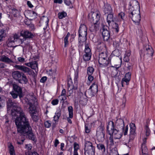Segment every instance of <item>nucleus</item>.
<instances>
[{
    "mask_svg": "<svg viewBox=\"0 0 155 155\" xmlns=\"http://www.w3.org/2000/svg\"><path fill=\"white\" fill-rule=\"evenodd\" d=\"M67 15V13L64 12H59L58 14V18L59 19H62L65 17Z\"/></svg>",
    "mask_w": 155,
    "mask_h": 155,
    "instance_id": "c9c22d12",
    "label": "nucleus"
},
{
    "mask_svg": "<svg viewBox=\"0 0 155 155\" xmlns=\"http://www.w3.org/2000/svg\"><path fill=\"white\" fill-rule=\"evenodd\" d=\"M104 6V11L105 14H109L112 13V10L111 6L109 4H105Z\"/></svg>",
    "mask_w": 155,
    "mask_h": 155,
    "instance_id": "5701e85b",
    "label": "nucleus"
},
{
    "mask_svg": "<svg viewBox=\"0 0 155 155\" xmlns=\"http://www.w3.org/2000/svg\"><path fill=\"white\" fill-rule=\"evenodd\" d=\"M91 54H85L83 56V58L85 61H88L90 60L91 58Z\"/></svg>",
    "mask_w": 155,
    "mask_h": 155,
    "instance_id": "2f4dec72",
    "label": "nucleus"
},
{
    "mask_svg": "<svg viewBox=\"0 0 155 155\" xmlns=\"http://www.w3.org/2000/svg\"><path fill=\"white\" fill-rule=\"evenodd\" d=\"M22 73L18 71H15L12 73V76L13 78L16 80H18V82L21 83L22 80L21 79Z\"/></svg>",
    "mask_w": 155,
    "mask_h": 155,
    "instance_id": "f3484780",
    "label": "nucleus"
},
{
    "mask_svg": "<svg viewBox=\"0 0 155 155\" xmlns=\"http://www.w3.org/2000/svg\"><path fill=\"white\" fill-rule=\"evenodd\" d=\"M32 147L31 144H26L25 146V149L28 150V152L30 151V150H31L32 149Z\"/></svg>",
    "mask_w": 155,
    "mask_h": 155,
    "instance_id": "49530a36",
    "label": "nucleus"
},
{
    "mask_svg": "<svg viewBox=\"0 0 155 155\" xmlns=\"http://www.w3.org/2000/svg\"><path fill=\"white\" fill-rule=\"evenodd\" d=\"M61 115V110L59 109L57 110L54 116L53 120L55 121V124L57 123L58 121V119Z\"/></svg>",
    "mask_w": 155,
    "mask_h": 155,
    "instance_id": "4be33fe9",
    "label": "nucleus"
},
{
    "mask_svg": "<svg viewBox=\"0 0 155 155\" xmlns=\"http://www.w3.org/2000/svg\"><path fill=\"white\" fill-rule=\"evenodd\" d=\"M109 134L110 135L109 140L110 142V145L111 146H114L115 144L118 142L119 139L121 137V136L120 137H117L116 136H114L113 134H110L109 131H108Z\"/></svg>",
    "mask_w": 155,
    "mask_h": 155,
    "instance_id": "ddd939ff",
    "label": "nucleus"
},
{
    "mask_svg": "<svg viewBox=\"0 0 155 155\" xmlns=\"http://www.w3.org/2000/svg\"><path fill=\"white\" fill-rule=\"evenodd\" d=\"M18 60L19 62L21 63H24L25 61V58L21 57H18Z\"/></svg>",
    "mask_w": 155,
    "mask_h": 155,
    "instance_id": "864d4df0",
    "label": "nucleus"
},
{
    "mask_svg": "<svg viewBox=\"0 0 155 155\" xmlns=\"http://www.w3.org/2000/svg\"><path fill=\"white\" fill-rule=\"evenodd\" d=\"M7 110L8 112L12 107L11 114L13 117H16L15 123L16 121L19 120L23 117H26L25 113L22 110L19 106L16 105V104L14 103L11 99L9 98L7 101Z\"/></svg>",
    "mask_w": 155,
    "mask_h": 155,
    "instance_id": "7ed1b4c3",
    "label": "nucleus"
},
{
    "mask_svg": "<svg viewBox=\"0 0 155 155\" xmlns=\"http://www.w3.org/2000/svg\"><path fill=\"white\" fill-rule=\"evenodd\" d=\"M85 54H91V50L87 44L85 45V49L84 50Z\"/></svg>",
    "mask_w": 155,
    "mask_h": 155,
    "instance_id": "e433bc0d",
    "label": "nucleus"
},
{
    "mask_svg": "<svg viewBox=\"0 0 155 155\" xmlns=\"http://www.w3.org/2000/svg\"><path fill=\"white\" fill-rule=\"evenodd\" d=\"M88 79L89 81L91 82L94 79V77L91 75H88Z\"/></svg>",
    "mask_w": 155,
    "mask_h": 155,
    "instance_id": "4d7b16f0",
    "label": "nucleus"
},
{
    "mask_svg": "<svg viewBox=\"0 0 155 155\" xmlns=\"http://www.w3.org/2000/svg\"><path fill=\"white\" fill-rule=\"evenodd\" d=\"M124 60L125 62H128L129 60V57L124 55Z\"/></svg>",
    "mask_w": 155,
    "mask_h": 155,
    "instance_id": "0e129e2a",
    "label": "nucleus"
},
{
    "mask_svg": "<svg viewBox=\"0 0 155 155\" xmlns=\"http://www.w3.org/2000/svg\"><path fill=\"white\" fill-rule=\"evenodd\" d=\"M130 129L129 136V140H132L134 139L136 135V132H135L136 127L135 124L133 123L130 124Z\"/></svg>",
    "mask_w": 155,
    "mask_h": 155,
    "instance_id": "9d476101",
    "label": "nucleus"
},
{
    "mask_svg": "<svg viewBox=\"0 0 155 155\" xmlns=\"http://www.w3.org/2000/svg\"><path fill=\"white\" fill-rule=\"evenodd\" d=\"M133 3L136 4V7H137V9L134 10L131 12L129 14V16L136 25H139L140 24L141 17L139 3L136 1H134L132 3V5Z\"/></svg>",
    "mask_w": 155,
    "mask_h": 155,
    "instance_id": "20e7f679",
    "label": "nucleus"
},
{
    "mask_svg": "<svg viewBox=\"0 0 155 155\" xmlns=\"http://www.w3.org/2000/svg\"><path fill=\"white\" fill-rule=\"evenodd\" d=\"M15 41L14 38L12 36L8 38V42L14 43Z\"/></svg>",
    "mask_w": 155,
    "mask_h": 155,
    "instance_id": "603ef678",
    "label": "nucleus"
},
{
    "mask_svg": "<svg viewBox=\"0 0 155 155\" xmlns=\"http://www.w3.org/2000/svg\"><path fill=\"white\" fill-rule=\"evenodd\" d=\"M59 97H60L61 98V101H62V106H63V105L64 103L65 102L64 101L65 100L67 99L66 95H61L59 96Z\"/></svg>",
    "mask_w": 155,
    "mask_h": 155,
    "instance_id": "37998d69",
    "label": "nucleus"
},
{
    "mask_svg": "<svg viewBox=\"0 0 155 155\" xmlns=\"http://www.w3.org/2000/svg\"><path fill=\"white\" fill-rule=\"evenodd\" d=\"M58 102V99H54L52 101L51 104L53 105H54L57 104Z\"/></svg>",
    "mask_w": 155,
    "mask_h": 155,
    "instance_id": "5fc2aeb1",
    "label": "nucleus"
},
{
    "mask_svg": "<svg viewBox=\"0 0 155 155\" xmlns=\"http://www.w3.org/2000/svg\"><path fill=\"white\" fill-rule=\"evenodd\" d=\"M84 150L89 155H94L95 147L93 146L92 143L87 141L85 142Z\"/></svg>",
    "mask_w": 155,
    "mask_h": 155,
    "instance_id": "6e6552de",
    "label": "nucleus"
},
{
    "mask_svg": "<svg viewBox=\"0 0 155 155\" xmlns=\"http://www.w3.org/2000/svg\"><path fill=\"white\" fill-rule=\"evenodd\" d=\"M120 54L119 50H115L112 52V54L110 56V59L112 60V61H114V59L119 60L121 59Z\"/></svg>",
    "mask_w": 155,
    "mask_h": 155,
    "instance_id": "2eb2a0df",
    "label": "nucleus"
},
{
    "mask_svg": "<svg viewBox=\"0 0 155 155\" xmlns=\"http://www.w3.org/2000/svg\"><path fill=\"white\" fill-rule=\"evenodd\" d=\"M15 124L18 133L22 135H27L29 139L35 140V136L32 132L29 120L26 116H24L19 121L17 120Z\"/></svg>",
    "mask_w": 155,
    "mask_h": 155,
    "instance_id": "f257e3e1",
    "label": "nucleus"
},
{
    "mask_svg": "<svg viewBox=\"0 0 155 155\" xmlns=\"http://www.w3.org/2000/svg\"><path fill=\"white\" fill-rule=\"evenodd\" d=\"M128 131V125L123 129V132L124 134V135H126L127 134V131Z\"/></svg>",
    "mask_w": 155,
    "mask_h": 155,
    "instance_id": "de8ad7c7",
    "label": "nucleus"
},
{
    "mask_svg": "<svg viewBox=\"0 0 155 155\" xmlns=\"http://www.w3.org/2000/svg\"><path fill=\"white\" fill-rule=\"evenodd\" d=\"M10 94L11 95L12 97L14 99H15L18 97V94L15 92V91H13L10 92Z\"/></svg>",
    "mask_w": 155,
    "mask_h": 155,
    "instance_id": "ea45409f",
    "label": "nucleus"
},
{
    "mask_svg": "<svg viewBox=\"0 0 155 155\" xmlns=\"http://www.w3.org/2000/svg\"><path fill=\"white\" fill-rule=\"evenodd\" d=\"M90 88L93 91V93L95 94L98 91V86L97 84L95 83H93L92 85L90 87Z\"/></svg>",
    "mask_w": 155,
    "mask_h": 155,
    "instance_id": "bb28decb",
    "label": "nucleus"
},
{
    "mask_svg": "<svg viewBox=\"0 0 155 155\" xmlns=\"http://www.w3.org/2000/svg\"><path fill=\"white\" fill-rule=\"evenodd\" d=\"M0 61L8 64L13 63L14 62L11 59L4 55L0 56Z\"/></svg>",
    "mask_w": 155,
    "mask_h": 155,
    "instance_id": "412c9836",
    "label": "nucleus"
},
{
    "mask_svg": "<svg viewBox=\"0 0 155 155\" xmlns=\"http://www.w3.org/2000/svg\"><path fill=\"white\" fill-rule=\"evenodd\" d=\"M104 127L102 126H99L97 131V139L99 142H102L104 139Z\"/></svg>",
    "mask_w": 155,
    "mask_h": 155,
    "instance_id": "1a4fd4ad",
    "label": "nucleus"
},
{
    "mask_svg": "<svg viewBox=\"0 0 155 155\" xmlns=\"http://www.w3.org/2000/svg\"><path fill=\"white\" fill-rule=\"evenodd\" d=\"M124 13L123 12H121L118 15V16L119 18H120L121 19H123L124 17Z\"/></svg>",
    "mask_w": 155,
    "mask_h": 155,
    "instance_id": "3c124183",
    "label": "nucleus"
},
{
    "mask_svg": "<svg viewBox=\"0 0 155 155\" xmlns=\"http://www.w3.org/2000/svg\"><path fill=\"white\" fill-rule=\"evenodd\" d=\"M108 29V28L107 26H104L103 27L102 35L104 41H106L108 40L110 36V32Z\"/></svg>",
    "mask_w": 155,
    "mask_h": 155,
    "instance_id": "9b49d317",
    "label": "nucleus"
},
{
    "mask_svg": "<svg viewBox=\"0 0 155 155\" xmlns=\"http://www.w3.org/2000/svg\"><path fill=\"white\" fill-rule=\"evenodd\" d=\"M142 153L143 154H147L148 153V149L146 145L142 144L141 146Z\"/></svg>",
    "mask_w": 155,
    "mask_h": 155,
    "instance_id": "cd10ccee",
    "label": "nucleus"
},
{
    "mask_svg": "<svg viewBox=\"0 0 155 155\" xmlns=\"http://www.w3.org/2000/svg\"><path fill=\"white\" fill-rule=\"evenodd\" d=\"M51 124V122L50 120H47L44 123V125L45 127L47 128L50 127Z\"/></svg>",
    "mask_w": 155,
    "mask_h": 155,
    "instance_id": "58836bf2",
    "label": "nucleus"
},
{
    "mask_svg": "<svg viewBox=\"0 0 155 155\" xmlns=\"http://www.w3.org/2000/svg\"><path fill=\"white\" fill-rule=\"evenodd\" d=\"M20 35L25 38H31L34 36L31 32L27 30H22L21 32Z\"/></svg>",
    "mask_w": 155,
    "mask_h": 155,
    "instance_id": "a211bd4d",
    "label": "nucleus"
},
{
    "mask_svg": "<svg viewBox=\"0 0 155 155\" xmlns=\"http://www.w3.org/2000/svg\"><path fill=\"white\" fill-rule=\"evenodd\" d=\"M5 65L4 64V63H0V70L2 69H3L5 68Z\"/></svg>",
    "mask_w": 155,
    "mask_h": 155,
    "instance_id": "e2e57ef3",
    "label": "nucleus"
},
{
    "mask_svg": "<svg viewBox=\"0 0 155 155\" xmlns=\"http://www.w3.org/2000/svg\"><path fill=\"white\" fill-rule=\"evenodd\" d=\"M94 71V69L92 67H89L87 69L88 75H92Z\"/></svg>",
    "mask_w": 155,
    "mask_h": 155,
    "instance_id": "f704fd0d",
    "label": "nucleus"
},
{
    "mask_svg": "<svg viewBox=\"0 0 155 155\" xmlns=\"http://www.w3.org/2000/svg\"><path fill=\"white\" fill-rule=\"evenodd\" d=\"M134 0H133V1H132L131 2H130V6H132V8H135L136 9H137V7H136V4H135V3H133V5H132V2L134 1Z\"/></svg>",
    "mask_w": 155,
    "mask_h": 155,
    "instance_id": "69168bd1",
    "label": "nucleus"
},
{
    "mask_svg": "<svg viewBox=\"0 0 155 155\" xmlns=\"http://www.w3.org/2000/svg\"><path fill=\"white\" fill-rule=\"evenodd\" d=\"M47 79V78L46 77H43L40 79V81L42 83H44Z\"/></svg>",
    "mask_w": 155,
    "mask_h": 155,
    "instance_id": "bf43d9fd",
    "label": "nucleus"
},
{
    "mask_svg": "<svg viewBox=\"0 0 155 155\" xmlns=\"http://www.w3.org/2000/svg\"><path fill=\"white\" fill-rule=\"evenodd\" d=\"M27 4L28 6L30 8H31L33 7L31 2L29 1H28L27 2Z\"/></svg>",
    "mask_w": 155,
    "mask_h": 155,
    "instance_id": "338daca9",
    "label": "nucleus"
},
{
    "mask_svg": "<svg viewBox=\"0 0 155 155\" xmlns=\"http://www.w3.org/2000/svg\"><path fill=\"white\" fill-rule=\"evenodd\" d=\"M9 152L10 153L15 152L14 147L13 146H12L10 147Z\"/></svg>",
    "mask_w": 155,
    "mask_h": 155,
    "instance_id": "774afa93",
    "label": "nucleus"
},
{
    "mask_svg": "<svg viewBox=\"0 0 155 155\" xmlns=\"http://www.w3.org/2000/svg\"><path fill=\"white\" fill-rule=\"evenodd\" d=\"M124 126V121L123 120L118 119L114 124L112 121H110L107 126L108 131H109L110 134H113L114 136L120 137L122 136L123 129Z\"/></svg>",
    "mask_w": 155,
    "mask_h": 155,
    "instance_id": "f03ea898",
    "label": "nucleus"
},
{
    "mask_svg": "<svg viewBox=\"0 0 155 155\" xmlns=\"http://www.w3.org/2000/svg\"><path fill=\"white\" fill-rule=\"evenodd\" d=\"M74 152H78L77 151L79 149V145L77 143L75 142L74 143Z\"/></svg>",
    "mask_w": 155,
    "mask_h": 155,
    "instance_id": "c03bdc74",
    "label": "nucleus"
},
{
    "mask_svg": "<svg viewBox=\"0 0 155 155\" xmlns=\"http://www.w3.org/2000/svg\"><path fill=\"white\" fill-rule=\"evenodd\" d=\"M104 54L103 52H102L99 55L98 59V63L101 67H106L108 66L112 60L110 59V57L107 60V54H105V57H103Z\"/></svg>",
    "mask_w": 155,
    "mask_h": 155,
    "instance_id": "0eeeda50",
    "label": "nucleus"
},
{
    "mask_svg": "<svg viewBox=\"0 0 155 155\" xmlns=\"http://www.w3.org/2000/svg\"><path fill=\"white\" fill-rule=\"evenodd\" d=\"M131 75V73L128 72L125 74V77L123 78V81L126 82L127 85L128 84V82L130 79Z\"/></svg>",
    "mask_w": 155,
    "mask_h": 155,
    "instance_id": "b1692460",
    "label": "nucleus"
},
{
    "mask_svg": "<svg viewBox=\"0 0 155 155\" xmlns=\"http://www.w3.org/2000/svg\"><path fill=\"white\" fill-rule=\"evenodd\" d=\"M31 68L35 70L38 69V64L36 61H34L31 62Z\"/></svg>",
    "mask_w": 155,
    "mask_h": 155,
    "instance_id": "7c9ffc66",
    "label": "nucleus"
},
{
    "mask_svg": "<svg viewBox=\"0 0 155 155\" xmlns=\"http://www.w3.org/2000/svg\"><path fill=\"white\" fill-rule=\"evenodd\" d=\"M62 0H54V2L56 3L61 4L62 2Z\"/></svg>",
    "mask_w": 155,
    "mask_h": 155,
    "instance_id": "680f3d73",
    "label": "nucleus"
},
{
    "mask_svg": "<svg viewBox=\"0 0 155 155\" xmlns=\"http://www.w3.org/2000/svg\"><path fill=\"white\" fill-rule=\"evenodd\" d=\"M104 48V46L103 44H101L100 43L97 46V48L100 51H102V49Z\"/></svg>",
    "mask_w": 155,
    "mask_h": 155,
    "instance_id": "6e6d98bb",
    "label": "nucleus"
},
{
    "mask_svg": "<svg viewBox=\"0 0 155 155\" xmlns=\"http://www.w3.org/2000/svg\"><path fill=\"white\" fill-rule=\"evenodd\" d=\"M144 129L146 136L148 137L149 136L150 134V131L148 127V124H147L146 126H145Z\"/></svg>",
    "mask_w": 155,
    "mask_h": 155,
    "instance_id": "72a5a7b5",
    "label": "nucleus"
},
{
    "mask_svg": "<svg viewBox=\"0 0 155 155\" xmlns=\"http://www.w3.org/2000/svg\"><path fill=\"white\" fill-rule=\"evenodd\" d=\"M15 68L25 73H27L29 75H33L34 73L33 71L30 68L23 66L16 65Z\"/></svg>",
    "mask_w": 155,
    "mask_h": 155,
    "instance_id": "f8f14e48",
    "label": "nucleus"
},
{
    "mask_svg": "<svg viewBox=\"0 0 155 155\" xmlns=\"http://www.w3.org/2000/svg\"><path fill=\"white\" fill-rule=\"evenodd\" d=\"M68 110L69 117L71 118L73 117V107L71 106H69L68 107Z\"/></svg>",
    "mask_w": 155,
    "mask_h": 155,
    "instance_id": "473e14b6",
    "label": "nucleus"
},
{
    "mask_svg": "<svg viewBox=\"0 0 155 155\" xmlns=\"http://www.w3.org/2000/svg\"><path fill=\"white\" fill-rule=\"evenodd\" d=\"M68 38H67V37H65L64 38V47H67V46L68 45Z\"/></svg>",
    "mask_w": 155,
    "mask_h": 155,
    "instance_id": "09e8293b",
    "label": "nucleus"
},
{
    "mask_svg": "<svg viewBox=\"0 0 155 155\" xmlns=\"http://www.w3.org/2000/svg\"><path fill=\"white\" fill-rule=\"evenodd\" d=\"M97 148L101 151L103 153H104L105 152L106 148L104 145L101 143H99L97 144Z\"/></svg>",
    "mask_w": 155,
    "mask_h": 155,
    "instance_id": "393cba45",
    "label": "nucleus"
},
{
    "mask_svg": "<svg viewBox=\"0 0 155 155\" xmlns=\"http://www.w3.org/2000/svg\"><path fill=\"white\" fill-rule=\"evenodd\" d=\"M28 104L29 106L28 110L29 114H36L37 111L35 106L29 102L28 103Z\"/></svg>",
    "mask_w": 155,
    "mask_h": 155,
    "instance_id": "aec40b11",
    "label": "nucleus"
},
{
    "mask_svg": "<svg viewBox=\"0 0 155 155\" xmlns=\"http://www.w3.org/2000/svg\"><path fill=\"white\" fill-rule=\"evenodd\" d=\"M26 155H39V154L35 151H28L26 153Z\"/></svg>",
    "mask_w": 155,
    "mask_h": 155,
    "instance_id": "79ce46f5",
    "label": "nucleus"
},
{
    "mask_svg": "<svg viewBox=\"0 0 155 155\" xmlns=\"http://www.w3.org/2000/svg\"><path fill=\"white\" fill-rule=\"evenodd\" d=\"M122 103L121 105V106H122V107L124 108L125 107V103H126V97L125 95H124V96L122 99Z\"/></svg>",
    "mask_w": 155,
    "mask_h": 155,
    "instance_id": "a19ab883",
    "label": "nucleus"
},
{
    "mask_svg": "<svg viewBox=\"0 0 155 155\" xmlns=\"http://www.w3.org/2000/svg\"><path fill=\"white\" fill-rule=\"evenodd\" d=\"M112 28L113 29V31L115 32L116 33H117L118 32L119 28L117 24L116 23H114L112 25Z\"/></svg>",
    "mask_w": 155,
    "mask_h": 155,
    "instance_id": "c756f323",
    "label": "nucleus"
},
{
    "mask_svg": "<svg viewBox=\"0 0 155 155\" xmlns=\"http://www.w3.org/2000/svg\"><path fill=\"white\" fill-rule=\"evenodd\" d=\"M88 125L85 124V131L86 133H88L90 132V129L88 126Z\"/></svg>",
    "mask_w": 155,
    "mask_h": 155,
    "instance_id": "8fccbe9b",
    "label": "nucleus"
},
{
    "mask_svg": "<svg viewBox=\"0 0 155 155\" xmlns=\"http://www.w3.org/2000/svg\"><path fill=\"white\" fill-rule=\"evenodd\" d=\"M108 14V15L107 16V19L108 25H109L110 24L111 21H114V19L113 18V14H111V13H109Z\"/></svg>",
    "mask_w": 155,
    "mask_h": 155,
    "instance_id": "a878e982",
    "label": "nucleus"
},
{
    "mask_svg": "<svg viewBox=\"0 0 155 155\" xmlns=\"http://www.w3.org/2000/svg\"><path fill=\"white\" fill-rule=\"evenodd\" d=\"M13 91L18 94V96L20 98L23 97L22 90L21 88L17 85L15 84H13Z\"/></svg>",
    "mask_w": 155,
    "mask_h": 155,
    "instance_id": "dca6fc26",
    "label": "nucleus"
},
{
    "mask_svg": "<svg viewBox=\"0 0 155 155\" xmlns=\"http://www.w3.org/2000/svg\"><path fill=\"white\" fill-rule=\"evenodd\" d=\"M87 28L84 25H81L78 31L79 42L81 45H83V43L86 41L87 35Z\"/></svg>",
    "mask_w": 155,
    "mask_h": 155,
    "instance_id": "39448f33",
    "label": "nucleus"
},
{
    "mask_svg": "<svg viewBox=\"0 0 155 155\" xmlns=\"http://www.w3.org/2000/svg\"><path fill=\"white\" fill-rule=\"evenodd\" d=\"M87 96L82 92L79 93V100L80 103L82 105H85L87 101Z\"/></svg>",
    "mask_w": 155,
    "mask_h": 155,
    "instance_id": "4468645a",
    "label": "nucleus"
},
{
    "mask_svg": "<svg viewBox=\"0 0 155 155\" xmlns=\"http://www.w3.org/2000/svg\"><path fill=\"white\" fill-rule=\"evenodd\" d=\"M145 52L147 54L152 57L154 53L152 47L149 45H147L144 48Z\"/></svg>",
    "mask_w": 155,
    "mask_h": 155,
    "instance_id": "6ab92c4d",
    "label": "nucleus"
},
{
    "mask_svg": "<svg viewBox=\"0 0 155 155\" xmlns=\"http://www.w3.org/2000/svg\"><path fill=\"white\" fill-rule=\"evenodd\" d=\"M21 77L22 78V80L24 81V84H26L28 81L24 73H22Z\"/></svg>",
    "mask_w": 155,
    "mask_h": 155,
    "instance_id": "a18cd8bd",
    "label": "nucleus"
},
{
    "mask_svg": "<svg viewBox=\"0 0 155 155\" xmlns=\"http://www.w3.org/2000/svg\"><path fill=\"white\" fill-rule=\"evenodd\" d=\"M35 114H30V115L33 121L35 122H36L38 121V117L36 115H35Z\"/></svg>",
    "mask_w": 155,
    "mask_h": 155,
    "instance_id": "4c0bfd02",
    "label": "nucleus"
},
{
    "mask_svg": "<svg viewBox=\"0 0 155 155\" xmlns=\"http://www.w3.org/2000/svg\"><path fill=\"white\" fill-rule=\"evenodd\" d=\"M94 15H93L92 16ZM97 18H95L96 19L95 23H94V19L93 18L94 17L92 16L91 18H90V21L91 22L93 23V24L90 27V30L91 32L96 33V31L98 30L99 27V20L100 17V14H96Z\"/></svg>",
    "mask_w": 155,
    "mask_h": 155,
    "instance_id": "423d86ee",
    "label": "nucleus"
},
{
    "mask_svg": "<svg viewBox=\"0 0 155 155\" xmlns=\"http://www.w3.org/2000/svg\"><path fill=\"white\" fill-rule=\"evenodd\" d=\"M74 50L75 49L74 47H73L72 46H71L70 47V52L71 54L75 53Z\"/></svg>",
    "mask_w": 155,
    "mask_h": 155,
    "instance_id": "13d9d810",
    "label": "nucleus"
},
{
    "mask_svg": "<svg viewBox=\"0 0 155 155\" xmlns=\"http://www.w3.org/2000/svg\"><path fill=\"white\" fill-rule=\"evenodd\" d=\"M64 1L65 4L68 6L70 5L71 4L70 0H64Z\"/></svg>",
    "mask_w": 155,
    "mask_h": 155,
    "instance_id": "052dcab7",
    "label": "nucleus"
},
{
    "mask_svg": "<svg viewBox=\"0 0 155 155\" xmlns=\"http://www.w3.org/2000/svg\"><path fill=\"white\" fill-rule=\"evenodd\" d=\"M95 94V93H93V91L90 88L86 91L84 94L86 95L87 94L88 96L89 97H91L94 96V94Z\"/></svg>",
    "mask_w": 155,
    "mask_h": 155,
    "instance_id": "c85d7f7f",
    "label": "nucleus"
}]
</instances>
